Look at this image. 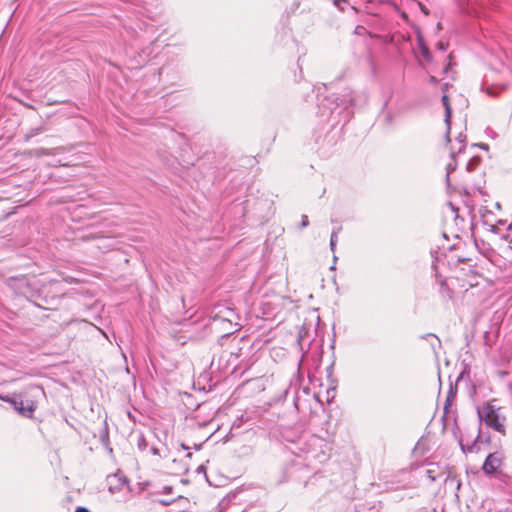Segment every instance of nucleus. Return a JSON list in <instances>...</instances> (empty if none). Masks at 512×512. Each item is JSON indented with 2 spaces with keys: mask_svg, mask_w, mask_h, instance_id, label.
Masks as SVG:
<instances>
[{
  "mask_svg": "<svg viewBox=\"0 0 512 512\" xmlns=\"http://www.w3.org/2000/svg\"><path fill=\"white\" fill-rule=\"evenodd\" d=\"M479 147L482 149H488V145L484 143L479 144Z\"/></svg>",
  "mask_w": 512,
  "mask_h": 512,
  "instance_id": "2f4dec72",
  "label": "nucleus"
},
{
  "mask_svg": "<svg viewBox=\"0 0 512 512\" xmlns=\"http://www.w3.org/2000/svg\"><path fill=\"white\" fill-rule=\"evenodd\" d=\"M491 403L486 402L482 406L477 408V414L480 422H484L488 427L495 431L505 434V417L501 416Z\"/></svg>",
  "mask_w": 512,
  "mask_h": 512,
  "instance_id": "f257e3e1",
  "label": "nucleus"
},
{
  "mask_svg": "<svg viewBox=\"0 0 512 512\" xmlns=\"http://www.w3.org/2000/svg\"><path fill=\"white\" fill-rule=\"evenodd\" d=\"M448 47V43H445L444 41H439L437 44V49L440 51H446Z\"/></svg>",
  "mask_w": 512,
  "mask_h": 512,
  "instance_id": "6ab92c4d",
  "label": "nucleus"
},
{
  "mask_svg": "<svg viewBox=\"0 0 512 512\" xmlns=\"http://www.w3.org/2000/svg\"><path fill=\"white\" fill-rule=\"evenodd\" d=\"M449 66H450V63L445 67V69H444V73H447V72H448Z\"/></svg>",
  "mask_w": 512,
  "mask_h": 512,
  "instance_id": "72a5a7b5",
  "label": "nucleus"
},
{
  "mask_svg": "<svg viewBox=\"0 0 512 512\" xmlns=\"http://www.w3.org/2000/svg\"><path fill=\"white\" fill-rule=\"evenodd\" d=\"M455 142L458 144V147L453 145L456 152L457 153L463 152L465 149L466 135L463 133H459L458 136L455 138Z\"/></svg>",
  "mask_w": 512,
  "mask_h": 512,
  "instance_id": "f8f14e48",
  "label": "nucleus"
},
{
  "mask_svg": "<svg viewBox=\"0 0 512 512\" xmlns=\"http://www.w3.org/2000/svg\"><path fill=\"white\" fill-rule=\"evenodd\" d=\"M503 456L499 452L490 453L483 464V471L487 475H493L502 465Z\"/></svg>",
  "mask_w": 512,
  "mask_h": 512,
  "instance_id": "20e7f679",
  "label": "nucleus"
},
{
  "mask_svg": "<svg viewBox=\"0 0 512 512\" xmlns=\"http://www.w3.org/2000/svg\"><path fill=\"white\" fill-rule=\"evenodd\" d=\"M99 440L103 446H109V430L106 421H104L103 427L99 431Z\"/></svg>",
  "mask_w": 512,
  "mask_h": 512,
  "instance_id": "9b49d317",
  "label": "nucleus"
},
{
  "mask_svg": "<svg viewBox=\"0 0 512 512\" xmlns=\"http://www.w3.org/2000/svg\"><path fill=\"white\" fill-rule=\"evenodd\" d=\"M197 472H198V473L205 472V468H204V466H202V465H201V466H199V467L197 468Z\"/></svg>",
  "mask_w": 512,
  "mask_h": 512,
  "instance_id": "7c9ffc66",
  "label": "nucleus"
},
{
  "mask_svg": "<svg viewBox=\"0 0 512 512\" xmlns=\"http://www.w3.org/2000/svg\"><path fill=\"white\" fill-rule=\"evenodd\" d=\"M148 446V443L143 434H140L137 439V447L139 450L144 451Z\"/></svg>",
  "mask_w": 512,
  "mask_h": 512,
  "instance_id": "2eb2a0df",
  "label": "nucleus"
},
{
  "mask_svg": "<svg viewBox=\"0 0 512 512\" xmlns=\"http://www.w3.org/2000/svg\"><path fill=\"white\" fill-rule=\"evenodd\" d=\"M486 92H487V94H488V95H490V96H495V95H496V93L494 92V88H493V87H488V88L486 89Z\"/></svg>",
  "mask_w": 512,
  "mask_h": 512,
  "instance_id": "5701e85b",
  "label": "nucleus"
},
{
  "mask_svg": "<svg viewBox=\"0 0 512 512\" xmlns=\"http://www.w3.org/2000/svg\"><path fill=\"white\" fill-rule=\"evenodd\" d=\"M0 399L8 402L20 415L32 418L36 405L32 400H22L20 397L1 396Z\"/></svg>",
  "mask_w": 512,
  "mask_h": 512,
  "instance_id": "f03ea898",
  "label": "nucleus"
},
{
  "mask_svg": "<svg viewBox=\"0 0 512 512\" xmlns=\"http://www.w3.org/2000/svg\"><path fill=\"white\" fill-rule=\"evenodd\" d=\"M354 105V99L351 96L348 97H334L331 99L330 97H327L323 99L321 106L329 110L330 113H333L334 110L340 106H343L344 109H347L350 106Z\"/></svg>",
  "mask_w": 512,
  "mask_h": 512,
  "instance_id": "7ed1b4c3",
  "label": "nucleus"
},
{
  "mask_svg": "<svg viewBox=\"0 0 512 512\" xmlns=\"http://www.w3.org/2000/svg\"><path fill=\"white\" fill-rule=\"evenodd\" d=\"M480 158L475 156L470 159V161L467 163L466 169L467 171H473L479 164Z\"/></svg>",
  "mask_w": 512,
  "mask_h": 512,
  "instance_id": "4468645a",
  "label": "nucleus"
},
{
  "mask_svg": "<svg viewBox=\"0 0 512 512\" xmlns=\"http://www.w3.org/2000/svg\"><path fill=\"white\" fill-rule=\"evenodd\" d=\"M435 253H436V252L432 251V252H431V255H432V257H434V258H435V260H437V258H436V257H435V255H434Z\"/></svg>",
  "mask_w": 512,
  "mask_h": 512,
  "instance_id": "58836bf2",
  "label": "nucleus"
},
{
  "mask_svg": "<svg viewBox=\"0 0 512 512\" xmlns=\"http://www.w3.org/2000/svg\"><path fill=\"white\" fill-rule=\"evenodd\" d=\"M457 396V384L453 385L450 383L449 390L447 392V396L444 403V415L443 417H448V415L452 412L451 407L454 404Z\"/></svg>",
  "mask_w": 512,
  "mask_h": 512,
  "instance_id": "0eeeda50",
  "label": "nucleus"
},
{
  "mask_svg": "<svg viewBox=\"0 0 512 512\" xmlns=\"http://www.w3.org/2000/svg\"><path fill=\"white\" fill-rule=\"evenodd\" d=\"M427 473H431V471H430V470H428V471H427ZM429 477H430L432 480H434V477L432 476V474H429Z\"/></svg>",
  "mask_w": 512,
  "mask_h": 512,
  "instance_id": "4c0bfd02",
  "label": "nucleus"
},
{
  "mask_svg": "<svg viewBox=\"0 0 512 512\" xmlns=\"http://www.w3.org/2000/svg\"><path fill=\"white\" fill-rule=\"evenodd\" d=\"M201 447H202V444L195 445V449H196V450L201 449Z\"/></svg>",
  "mask_w": 512,
  "mask_h": 512,
  "instance_id": "473e14b6",
  "label": "nucleus"
},
{
  "mask_svg": "<svg viewBox=\"0 0 512 512\" xmlns=\"http://www.w3.org/2000/svg\"><path fill=\"white\" fill-rule=\"evenodd\" d=\"M187 457H189V458H190V457H192V453H191V452H189V453L187 454Z\"/></svg>",
  "mask_w": 512,
  "mask_h": 512,
  "instance_id": "ea45409f",
  "label": "nucleus"
},
{
  "mask_svg": "<svg viewBox=\"0 0 512 512\" xmlns=\"http://www.w3.org/2000/svg\"><path fill=\"white\" fill-rule=\"evenodd\" d=\"M417 46H418V49L422 55V57L427 61V62H431L432 61V54L429 50V47L427 46L425 40H424V37L421 33V31L418 29L417 30Z\"/></svg>",
  "mask_w": 512,
  "mask_h": 512,
  "instance_id": "6e6552de",
  "label": "nucleus"
},
{
  "mask_svg": "<svg viewBox=\"0 0 512 512\" xmlns=\"http://www.w3.org/2000/svg\"><path fill=\"white\" fill-rule=\"evenodd\" d=\"M336 244L337 242H333V240H330V248L332 251H335Z\"/></svg>",
  "mask_w": 512,
  "mask_h": 512,
  "instance_id": "c85d7f7f",
  "label": "nucleus"
},
{
  "mask_svg": "<svg viewBox=\"0 0 512 512\" xmlns=\"http://www.w3.org/2000/svg\"><path fill=\"white\" fill-rule=\"evenodd\" d=\"M176 501V499H168V498H165V499H159L158 502L163 505V506H168V505H171L172 503H174Z\"/></svg>",
  "mask_w": 512,
  "mask_h": 512,
  "instance_id": "f3484780",
  "label": "nucleus"
},
{
  "mask_svg": "<svg viewBox=\"0 0 512 512\" xmlns=\"http://www.w3.org/2000/svg\"><path fill=\"white\" fill-rule=\"evenodd\" d=\"M419 6H420V9H421L422 12H424L426 15L429 14V11H428V9L425 6H423L421 4H419Z\"/></svg>",
  "mask_w": 512,
  "mask_h": 512,
  "instance_id": "cd10ccee",
  "label": "nucleus"
},
{
  "mask_svg": "<svg viewBox=\"0 0 512 512\" xmlns=\"http://www.w3.org/2000/svg\"><path fill=\"white\" fill-rule=\"evenodd\" d=\"M23 297L34 300L40 298V291L36 287L35 282L28 281V286H26V289L23 291L22 294Z\"/></svg>",
  "mask_w": 512,
  "mask_h": 512,
  "instance_id": "1a4fd4ad",
  "label": "nucleus"
},
{
  "mask_svg": "<svg viewBox=\"0 0 512 512\" xmlns=\"http://www.w3.org/2000/svg\"><path fill=\"white\" fill-rule=\"evenodd\" d=\"M151 452H152V454H154V455H159V450H158V448H156V447H152V448H151Z\"/></svg>",
  "mask_w": 512,
  "mask_h": 512,
  "instance_id": "c756f323",
  "label": "nucleus"
},
{
  "mask_svg": "<svg viewBox=\"0 0 512 512\" xmlns=\"http://www.w3.org/2000/svg\"><path fill=\"white\" fill-rule=\"evenodd\" d=\"M448 86H449V85H448V83H445V84H444V86H443V90H444V91H445V90H447V89H448Z\"/></svg>",
  "mask_w": 512,
  "mask_h": 512,
  "instance_id": "f704fd0d",
  "label": "nucleus"
},
{
  "mask_svg": "<svg viewBox=\"0 0 512 512\" xmlns=\"http://www.w3.org/2000/svg\"><path fill=\"white\" fill-rule=\"evenodd\" d=\"M442 103H443V106L445 108V125H446V128H447V131H446V135H445V139L447 142H450L451 139H450V129H451V116H452V108H451V105L449 103V98L446 94H444L442 96Z\"/></svg>",
  "mask_w": 512,
  "mask_h": 512,
  "instance_id": "423d86ee",
  "label": "nucleus"
},
{
  "mask_svg": "<svg viewBox=\"0 0 512 512\" xmlns=\"http://www.w3.org/2000/svg\"><path fill=\"white\" fill-rule=\"evenodd\" d=\"M341 231V227H338L336 229H334L331 233V238L330 240H333V242H337L338 241V234L339 232Z\"/></svg>",
  "mask_w": 512,
  "mask_h": 512,
  "instance_id": "dca6fc26",
  "label": "nucleus"
},
{
  "mask_svg": "<svg viewBox=\"0 0 512 512\" xmlns=\"http://www.w3.org/2000/svg\"><path fill=\"white\" fill-rule=\"evenodd\" d=\"M346 3H347V1H346V0H335V1H334V5H335L338 9H340L341 11H344V6H343V5H344V4H346Z\"/></svg>",
  "mask_w": 512,
  "mask_h": 512,
  "instance_id": "a211bd4d",
  "label": "nucleus"
},
{
  "mask_svg": "<svg viewBox=\"0 0 512 512\" xmlns=\"http://www.w3.org/2000/svg\"><path fill=\"white\" fill-rule=\"evenodd\" d=\"M74 512H90V511L85 507H78Z\"/></svg>",
  "mask_w": 512,
  "mask_h": 512,
  "instance_id": "bb28decb",
  "label": "nucleus"
},
{
  "mask_svg": "<svg viewBox=\"0 0 512 512\" xmlns=\"http://www.w3.org/2000/svg\"><path fill=\"white\" fill-rule=\"evenodd\" d=\"M41 131H42L41 128L33 129L31 134L28 137L37 135V134L41 133Z\"/></svg>",
  "mask_w": 512,
  "mask_h": 512,
  "instance_id": "b1692460",
  "label": "nucleus"
},
{
  "mask_svg": "<svg viewBox=\"0 0 512 512\" xmlns=\"http://www.w3.org/2000/svg\"><path fill=\"white\" fill-rule=\"evenodd\" d=\"M309 225V220L307 215H302L301 228H306Z\"/></svg>",
  "mask_w": 512,
  "mask_h": 512,
  "instance_id": "aec40b11",
  "label": "nucleus"
},
{
  "mask_svg": "<svg viewBox=\"0 0 512 512\" xmlns=\"http://www.w3.org/2000/svg\"><path fill=\"white\" fill-rule=\"evenodd\" d=\"M433 268H434V270H435V276L438 278V273H437V270H436V266H435V264H433Z\"/></svg>",
  "mask_w": 512,
  "mask_h": 512,
  "instance_id": "c9c22d12",
  "label": "nucleus"
},
{
  "mask_svg": "<svg viewBox=\"0 0 512 512\" xmlns=\"http://www.w3.org/2000/svg\"><path fill=\"white\" fill-rule=\"evenodd\" d=\"M429 82L431 84H437L438 80H437V78L435 76H430L429 77Z\"/></svg>",
  "mask_w": 512,
  "mask_h": 512,
  "instance_id": "a878e982",
  "label": "nucleus"
},
{
  "mask_svg": "<svg viewBox=\"0 0 512 512\" xmlns=\"http://www.w3.org/2000/svg\"><path fill=\"white\" fill-rule=\"evenodd\" d=\"M456 154H458L454 148V146H451V151H450V157H451V161L447 164L446 166V180L447 182L449 181L450 179V174L456 170V167H457V163L455 161V156Z\"/></svg>",
  "mask_w": 512,
  "mask_h": 512,
  "instance_id": "9d476101",
  "label": "nucleus"
},
{
  "mask_svg": "<svg viewBox=\"0 0 512 512\" xmlns=\"http://www.w3.org/2000/svg\"><path fill=\"white\" fill-rule=\"evenodd\" d=\"M29 279L25 276H19V277H11L7 280V285L14 290V292L18 295L23 294V291L26 289V286H28Z\"/></svg>",
  "mask_w": 512,
  "mask_h": 512,
  "instance_id": "39448f33",
  "label": "nucleus"
},
{
  "mask_svg": "<svg viewBox=\"0 0 512 512\" xmlns=\"http://www.w3.org/2000/svg\"><path fill=\"white\" fill-rule=\"evenodd\" d=\"M181 446H182V448H183V449H185V450H188V449H189V447H188V446H186L185 444H182Z\"/></svg>",
  "mask_w": 512,
  "mask_h": 512,
  "instance_id": "e433bc0d",
  "label": "nucleus"
},
{
  "mask_svg": "<svg viewBox=\"0 0 512 512\" xmlns=\"http://www.w3.org/2000/svg\"><path fill=\"white\" fill-rule=\"evenodd\" d=\"M426 337H434L436 339L437 343L440 344V340L434 334L428 333L425 336H423V338H426Z\"/></svg>",
  "mask_w": 512,
  "mask_h": 512,
  "instance_id": "393cba45",
  "label": "nucleus"
},
{
  "mask_svg": "<svg viewBox=\"0 0 512 512\" xmlns=\"http://www.w3.org/2000/svg\"><path fill=\"white\" fill-rule=\"evenodd\" d=\"M439 284H440V292H441L442 294H444V289H445V287H446V281H445L444 279H440V280H439Z\"/></svg>",
  "mask_w": 512,
  "mask_h": 512,
  "instance_id": "4be33fe9",
  "label": "nucleus"
},
{
  "mask_svg": "<svg viewBox=\"0 0 512 512\" xmlns=\"http://www.w3.org/2000/svg\"><path fill=\"white\" fill-rule=\"evenodd\" d=\"M173 492L172 486H164L161 493L163 494H171Z\"/></svg>",
  "mask_w": 512,
  "mask_h": 512,
  "instance_id": "412c9836",
  "label": "nucleus"
},
{
  "mask_svg": "<svg viewBox=\"0 0 512 512\" xmlns=\"http://www.w3.org/2000/svg\"><path fill=\"white\" fill-rule=\"evenodd\" d=\"M478 438H479V434L477 435L476 439L472 442L471 445H467L465 446L462 442V440L460 441V446H461V449L463 452H469V453H473L476 451V445H477V441H478Z\"/></svg>",
  "mask_w": 512,
  "mask_h": 512,
  "instance_id": "ddd939ff",
  "label": "nucleus"
}]
</instances>
